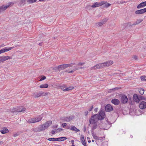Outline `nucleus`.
I'll return each mask as SVG.
<instances>
[{
	"mask_svg": "<svg viewBox=\"0 0 146 146\" xmlns=\"http://www.w3.org/2000/svg\"><path fill=\"white\" fill-rule=\"evenodd\" d=\"M134 101L136 102H139V101L142 100H144V98L141 96H138L136 94H135L133 97Z\"/></svg>",
	"mask_w": 146,
	"mask_h": 146,
	"instance_id": "nucleus-6",
	"label": "nucleus"
},
{
	"mask_svg": "<svg viewBox=\"0 0 146 146\" xmlns=\"http://www.w3.org/2000/svg\"><path fill=\"white\" fill-rule=\"evenodd\" d=\"M83 68L82 67H76L75 68V70H78V69H80Z\"/></svg>",
	"mask_w": 146,
	"mask_h": 146,
	"instance_id": "nucleus-44",
	"label": "nucleus"
},
{
	"mask_svg": "<svg viewBox=\"0 0 146 146\" xmlns=\"http://www.w3.org/2000/svg\"><path fill=\"white\" fill-rule=\"evenodd\" d=\"M133 58L135 60H137V57L136 56H134Z\"/></svg>",
	"mask_w": 146,
	"mask_h": 146,
	"instance_id": "nucleus-50",
	"label": "nucleus"
},
{
	"mask_svg": "<svg viewBox=\"0 0 146 146\" xmlns=\"http://www.w3.org/2000/svg\"><path fill=\"white\" fill-rule=\"evenodd\" d=\"M43 116L42 115L35 117L33 118L29 119L28 121L29 123H33L41 121Z\"/></svg>",
	"mask_w": 146,
	"mask_h": 146,
	"instance_id": "nucleus-1",
	"label": "nucleus"
},
{
	"mask_svg": "<svg viewBox=\"0 0 146 146\" xmlns=\"http://www.w3.org/2000/svg\"><path fill=\"white\" fill-rule=\"evenodd\" d=\"M72 119V118L70 117H66L65 118V121L66 122H69Z\"/></svg>",
	"mask_w": 146,
	"mask_h": 146,
	"instance_id": "nucleus-29",
	"label": "nucleus"
},
{
	"mask_svg": "<svg viewBox=\"0 0 146 146\" xmlns=\"http://www.w3.org/2000/svg\"><path fill=\"white\" fill-rule=\"evenodd\" d=\"M128 101V98L125 95H123L121 96V101L122 103L125 104L127 103Z\"/></svg>",
	"mask_w": 146,
	"mask_h": 146,
	"instance_id": "nucleus-9",
	"label": "nucleus"
},
{
	"mask_svg": "<svg viewBox=\"0 0 146 146\" xmlns=\"http://www.w3.org/2000/svg\"><path fill=\"white\" fill-rule=\"evenodd\" d=\"M127 26H133L131 24V22H128L127 23Z\"/></svg>",
	"mask_w": 146,
	"mask_h": 146,
	"instance_id": "nucleus-46",
	"label": "nucleus"
},
{
	"mask_svg": "<svg viewBox=\"0 0 146 146\" xmlns=\"http://www.w3.org/2000/svg\"><path fill=\"white\" fill-rule=\"evenodd\" d=\"M84 64V63H79L78 64L76 65V67H78L80 66H82V65H83Z\"/></svg>",
	"mask_w": 146,
	"mask_h": 146,
	"instance_id": "nucleus-41",
	"label": "nucleus"
},
{
	"mask_svg": "<svg viewBox=\"0 0 146 146\" xmlns=\"http://www.w3.org/2000/svg\"><path fill=\"white\" fill-rule=\"evenodd\" d=\"M105 109L106 111L109 112L113 110V108L111 105L108 104L106 106Z\"/></svg>",
	"mask_w": 146,
	"mask_h": 146,
	"instance_id": "nucleus-15",
	"label": "nucleus"
},
{
	"mask_svg": "<svg viewBox=\"0 0 146 146\" xmlns=\"http://www.w3.org/2000/svg\"><path fill=\"white\" fill-rule=\"evenodd\" d=\"M66 124H67L66 123H64L62 124V125L64 128H65V127L66 126Z\"/></svg>",
	"mask_w": 146,
	"mask_h": 146,
	"instance_id": "nucleus-45",
	"label": "nucleus"
},
{
	"mask_svg": "<svg viewBox=\"0 0 146 146\" xmlns=\"http://www.w3.org/2000/svg\"><path fill=\"white\" fill-rule=\"evenodd\" d=\"M25 110V108H23L22 110H17V109L15 108H13L11 109L10 110V111L11 113L14 112H23Z\"/></svg>",
	"mask_w": 146,
	"mask_h": 146,
	"instance_id": "nucleus-10",
	"label": "nucleus"
},
{
	"mask_svg": "<svg viewBox=\"0 0 146 146\" xmlns=\"http://www.w3.org/2000/svg\"><path fill=\"white\" fill-rule=\"evenodd\" d=\"M71 143H72V145H74V140H71Z\"/></svg>",
	"mask_w": 146,
	"mask_h": 146,
	"instance_id": "nucleus-54",
	"label": "nucleus"
},
{
	"mask_svg": "<svg viewBox=\"0 0 146 146\" xmlns=\"http://www.w3.org/2000/svg\"><path fill=\"white\" fill-rule=\"evenodd\" d=\"M143 21V20L142 19H139L137 20L136 22L138 24H139L141 22Z\"/></svg>",
	"mask_w": 146,
	"mask_h": 146,
	"instance_id": "nucleus-37",
	"label": "nucleus"
},
{
	"mask_svg": "<svg viewBox=\"0 0 146 146\" xmlns=\"http://www.w3.org/2000/svg\"><path fill=\"white\" fill-rule=\"evenodd\" d=\"M39 45H40V46H41V45H42V44H41V43H40V44H39Z\"/></svg>",
	"mask_w": 146,
	"mask_h": 146,
	"instance_id": "nucleus-60",
	"label": "nucleus"
},
{
	"mask_svg": "<svg viewBox=\"0 0 146 146\" xmlns=\"http://www.w3.org/2000/svg\"><path fill=\"white\" fill-rule=\"evenodd\" d=\"M17 135V134H14V135L13 136H14V137H15Z\"/></svg>",
	"mask_w": 146,
	"mask_h": 146,
	"instance_id": "nucleus-58",
	"label": "nucleus"
},
{
	"mask_svg": "<svg viewBox=\"0 0 146 146\" xmlns=\"http://www.w3.org/2000/svg\"><path fill=\"white\" fill-rule=\"evenodd\" d=\"M111 103L115 105H117L119 104V101L116 99H114L111 100Z\"/></svg>",
	"mask_w": 146,
	"mask_h": 146,
	"instance_id": "nucleus-18",
	"label": "nucleus"
},
{
	"mask_svg": "<svg viewBox=\"0 0 146 146\" xmlns=\"http://www.w3.org/2000/svg\"><path fill=\"white\" fill-rule=\"evenodd\" d=\"M63 129L62 128H58L56 130H53L51 131V133L52 135L55 134V133H57L58 132V131L59 132L61 131Z\"/></svg>",
	"mask_w": 146,
	"mask_h": 146,
	"instance_id": "nucleus-22",
	"label": "nucleus"
},
{
	"mask_svg": "<svg viewBox=\"0 0 146 146\" xmlns=\"http://www.w3.org/2000/svg\"><path fill=\"white\" fill-rule=\"evenodd\" d=\"M59 138H54V141H59Z\"/></svg>",
	"mask_w": 146,
	"mask_h": 146,
	"instance_id": "nucleus-53",
	"label": "nucleus"
},
{
	"mask_svg": "<svg viewBox=\"0 0 146 146\" xmlns=\"http://www.w3.org/2000/svg\"><path fill=\"white\" fill-rule=\"evenodd\" d=\"M47 129V128L46 127V126H45L44 124H43L40 125L38 128L37 131L38 132L41 131H44Z\"/></svg>",
	"mask_w": 146,
	"mask_h": 146,
	"instance_id": "nucleus-13",
	"label": "nucleus"
},
{
	"mask_svg": "<svg viewBox=\"0 0 146 146\" xmlns=\"http://www.w3.org/2000/svg\"><path fill=\"white\" fill-rule=\"evenodd\" d=\"M97 114H96L92 116L89 120L90 123L93 124L94 123H96L98 120H99Z\"/></svg>",
	"mask_w": 146,
	"mask_h": 146,
	"instance_id": "nucleus-3",
	"label": "nucleus"
},
{
	"mask_svg": "<svg viewBox=\"0 0 146 146\" xmlns=\"http://www.w3.org/2000/svg\"><path fill=\"white\" fill-rule=\"evenodd\" d=\"M48 140L50 141H54V138H49Z\"/></svg>",
	"mask_w": 146,
	"mask_h": 146,
	"instance_id": "nucleus-43",
	"label": "nucleus"
},
{
	"mask_svg": "<svg viewBox=\"0 0 146 146\" xmlns=\"http://www.w3.org/2000/svg\"><path fill=\"white\" fill-rule=\"evenodd\" d=\"M75 70V69H74V70H72L71 71H70L69 72H68V73H72L73 72H74V71L75 70Z\"/></svg>",
	"mask_w": 146,
	"mask_h": 146,
	"instance_id": "nucleus-47",
	"label": "nucleus"
},
{
	"mask_svg": "<svg viewBox=\"0 0 146 146\" xmlns=\"http://www.w3.org/2000/svg\"><path fill=\"white\" fill-rule=\"evenodd\" d=\"M23 108H23V107H22V108H21L20 109H17V110H22Z\"/></svg>",
	"mask_w": 146,
	"mask_h": 146,
	"instance_id": "nucleus-56",
	"label": "nucleus"
},
{
	"mask_svg": "<svg viewBox=\"0 0 146 146\" xmlns=\"http://www.w3.org/2000/svg\"><path fill=\"white\" fill-rule=\"evenodd\" d=\"M97 115H98V117L100 120H101L103 119L105 117L104 112L102 110H100L99 111V114Z\"/></svg>",
	"mask_w": 146,
	"mask_h": 146,
	"instance_id": "nucleus-7",
	"label": "nucleus"
},
{
	"mask_svg": "<svg viewBox=\"0 0 146 146\" xmlns=\"http://www.w3.org/2000/svg\"><path fill=\"white\" fill-rule=\"evenodd\" d=\"M146 12V8L136 11L135 13L136 14H141Z\"/></svg>",
	"mask_w": 146,
	"mask_h": 146,
	"instance_id": "nucleus-12",
	"label": "nucleus"
},
{
	"mask_svg": "<svg viewBox=\"0 0 146 146\" xmlns=\"http://www.w3.org/2000/svg\"><path fill=\"white\" fill-rule=\"evenodd\" d=\"M43 93L41 92H36L33 93V96L35 98H38L41 96Z\"/></svg>",
	"mask_w": 146,
	"mask_h": 146,
	"instance_id": "nucleus-17",
	"label": "nucleus"
},
{
	"mask_svg": "<svg viewBox=\"0 0 146 146\" xmlns=\"http://www.w3.org/2000/svg\"><path fill=\"white\" fill-rule=\"evenodd\" d=\"M97 24L99 26H102L104 24L102 21L98 22Z\"/></svg>",
	"mask_w": 146,
	"mask_h": 146,
	"instance_id": "nucleus-38",
	"label": "nucleus"
},
{
	"mask_svg": "<svg viewBox=\"0 0 146 146\" xmlns=\"http://www.w3.org/2000/svg\"><path fill=\"white\" fill-rule=\"evenodd\" d=\"M104 4L105 2L104 1H102L100 3L96 2L94 3L91 7L92 8L96 7L102 6Z\"/></svg>",
	"mask_w": 146,
	"mask_h": 146,
	"instance_id": "nucleus-8",
	"label": "nucleus"
},
{
	"mask_svg": "<svg viewBox=\"0 0 146 146\" xmlns=\"http://www.w3.org/2000/svg\"><path fill=\"white\" fill-rule=\"evenodd\" d=\"M139 107L141 109H145L146 108V102L144 101H142L140 103Z\"/></svg>",
	"mask_w": 146,
	"mask_h": 146,
	"instance_id": "nucleus-11",
	"label": "nucleus"
},
{
	"mask_svg": "<svg viewBox=\"0 0 146 146\" xmlns=\"http://www.w3.org/2000/svg\"><path fill=\"white\" fill-rule=\"evenodd\" d=\"M146 6V1H145L140 3L137 6V8L139 9L144 7Z\"/></svg>",
	"mask_w": 146,
	"mask_h": 146,
	"instance_id": "nucleus-16",
	"label": "nucleus"
},
{
	"mask_svg": "<svg viewBox=\"0 0 146 146\" xmlns=\"http://www.w3.org/2000/svg\"><path fill=\"white\" fill-rule=\"evenodd\" d=\"M113 61L111 60H108L102 63L103 68L109 67L113 64Z\"/></svg>",
	"mask_w": 146,
	"mask_h": 146,
	"instance_id": "nucleus-4",
	"label": "nucleus"
},
{
	"mask_svg": "<svg viewBox=\"0 0 146 146\" xmlns=\"http://www.w3.org/2000/svg\"><path fill=\"white\" fill-rule=\"evenodd\" d=\"M70 130L72 131L78 132L79 131V130L76 127L74 126H71Z\"/></svg>",
	"mask_w": 146,
	"mask_h": 146,
	"instance_id": "nucleus-23",
	"label": "nucleus"
},
{
	"mask_svg": "<svg viewBox=\"0 0 146 146\" xmlns=\"http://www.w3.org/2000/svg\"><path fill=\"white\" fill-rule=\"evenodd\" d=\"M26 2V0H21L19 3V4L20 5L22 6L24 5L25 4Z\"/></svg>",
	"mask_w": 146,
	"mask_h": 146,
	"instance_id": "nucleus-27",
	"label": "nucleus"
},
{
	"mask_svg": "<svg viewBox=\"0 0 146 146\" xmlns=\"http://www.w3.org/2000/svg\"><path fill=\"white\" fill-rule=\"evenodd\" d=\"M88 113V112L87 111H86L84 112V114L85 115H87Z\"/></svg>",
	"mask_w": 146,
	"mask_h": 146,
	"instance_id": "nucleus-49",
	"label": "nucleus"
},
{
	"mask_svg": "<svg viewBox=\"0 0 146 146\" xmlns=\"http://www.w3.org/2000/svg\"><path fill=\"white\" fill-rule=\"evenodd\" d=\"M52 124V121H49L46 122L44 124L45 126H46L47 128Z\"/></svg>",
	"mask_w": 146,
	"mask_h": 146,
	"instance_id": "nucleus-25",
	"label": "nucleus"
},
{
	"mask_svg": "<svg viewBox=\"0 0 146 146\" xmlns=\"http://www.w3.org/2000/svg\"><path fill=\"white\" fill-rule=\"evenodd\" d=\"M94 125L92 127V129L94 130L96 129L97 127V125L96 123H94Z\"/></svg>",
	"mask_w": 146,
	"mask_h": 146,
	"instance_id": "nucleus-35",
	"label": "nucleus"
},
{
	"mask_svg": "<svg viewBox=\"0 0 146 146\" xmlns=\"http://www.w3.org/2000/svg\"><path fill=\"white\" fill-rule=\"evenodd\" d=\"M14 3L13 2H10L6 4V5H3L0 7V13L3 12L8 7L11 6L13 5Z\"/></svg>",
	"mask_w": 146,
	"mask_h": 146,
	"instance_id": "nucleus-2",
	"label": "nucleus"
},
{
	"mask_svg": "<svg viewBox=\"0 0 146 146\" xmlns=\"http://www.w3.org/2000/svg\"><path fill=\"white\" fill-rule=\"evenodd\" d=\"M48 85L47 84H46L40 85V88H46L48 87Z\"/></svg>",
	"mask_w": 146,
	"mask_h": 146,
	"instance_id": "nucleus-26",
	"label": "nucleus"
},
{
	"mask_svg": "<svg viewBox=\"0 0 146 146\" xmlns=\"http://www.w3.org/2000/svg\"><path fill=\"white\" fill-rule=\"evenodd\" d=\"M92 135L93 137H94V138L95 139H98V137L96 135V134H94V133H92Z\"/></svg>",
	"mask_w": 146,
	"mask_h": 146,
	"instance_id": "nucleus-40",
	"label": "nucleus"
},
{
	"mask_svg": "<svg viewBox=\"0 0 146 146\" xmlns=\"http://www.w3.org/2000/svg\"><path fill=\"white\" fill-rule=\"evenodd\" d=\"M98 108H96L95 109H94V111H95L96 112L97 111H98Z\"/></svg>",
	"mask_w": 146,
	"mask_h": 146,
	"instance_id": "nucleus-55",
	"label": "nucleus"
},
{
	"mask_svg": "<svg viewBox=\"0 0 146 146\" xmlns=\"http://www.w3.org/2000/svg\"><path fill=\"white\" fill-rule=\"evenodd\" d=\"M140 94L142 95H143L144 92V90L143 89H140L139 90Z\"/></svg>",
	"mask_w": 146,
	"mask_h": 146,
	"instance_id": "nucleus-30",
	"label": "nucleus"
},
{
	"mask_svg": "<svg viewBox=\"0 0 146 146\" xmlns=\"http://www.w3.org/2000/svg\"><path fill=\"white\" fill-rule=\"evenodd\" d=\"M45 79H46L45 76H42V77L40 79V80H39L40 81H42V80H45Z\"/></svg>",
	"mask_w": 146,
	"mask_h": 146,
	"instance_id": "nucleus-42",
	"label": "nucleus"
},
{
	"mask_svg": "<svg viewBox=\"0 0 146 146\" xmlns=\"http://www.w3.org/2000/svg\"><path fill=\"white\" fill-rule=\"evenodd\" d=\"M65 88L63 87H61V89H62L63 90V89H64Z\"/></svg>",
	"mask_w": 146,
	"mask_h": 146,
	"instance_id": "nucleus-57",
	"label": "nucleus"
},
{
	"mask_svg": "<svg viewBox=\"0 0 146 146\" xmlns=\"http://www.w3.org/2000/svg\"><path fill=\"white\" fill-rule=\"evenodd\" d=\"M92 141L93 142H94V141L93 140H92Z\"/></svg>",
	"mask_w": 146,
	"mask_h": 146,
	"instance_id": "nucleus-62",
	"label": "nucleus"
},
{
	"mask_svg": "<svg viewBox=\"0 0 146 146\" xmlns=\"http://www.w3.org/2000/svg\"><path fill=\"white\" fill-rule=\"evenodd\" d=\"M67 138L65 137H62L59 138V141H61L66 140Z\"/></svg>",
	"mask_w": 146,
	"mask_h": 146,
	"instance_id": "nucleus-31",
	"label": "nucleus"
},
{
	"mask_svg": "<svg viewBox=\"0 0 146 146\" xmlns=\"http://www.w3.org/2000/svg\"><path fill=\"white\" fill-rule=\"evenodd\" d=\"M108 19L107 18H105L102 20V22L104 23V24L108 21Z\"/></svg>",
	"mask_w": 146,
	"mask_h": 146,
	"instance_id": "nucleus-39",
	"label": "nucleus"
},
{
	"mask_svg": "<svg viewBox=\"0 0 146 146\" xmlns=\"http://www.w3.org/2000/svg\"><path fill=\"white\" fill-rule=\"evenodd\" d=\"M12 48L11 47H10L8 49H7L6 48L2 49L0 50V54L3 52H6L9 51L11 50Z\"/></svg>",
	"mask_w": 146,
	"mask_h": 146,
	"instance_id": "nucleus-19",
	"label": "nucleus"
},
{
	"mask_svg": "<svg viewBox=\"0 0 146 146\" xmlns=\"http://www.w3.org/2000/svg\"><path fill=\"white\" fill-rule=\"evenodd\" d=\"M80 140L81 141L82 144L84 146H86V145L84 139V136L82 135L80 138Z\"/></svg>",
	"mask_w": 146,
	"mask_h": 146,
	"instance_id": "nucleus-20",
	"label": "nucleus"
},
{
	"mask_svg": "<svg viewBox=\"0 0 146 146\" xmlns=\"http://www.w3.org/2000/svg\"><path fill=\"white\" fill-rule=\"evenodd\" d=\"M93 106H91L90 108L89 109V111H91V110H92L93 108Z\"/></svg>",
	"mask_w": 146,
	"mask_h": 146,
	"instance_id": "nucleus-48",
	"label": "nucleus"
},
{
	"mask_svg": "<svg viewBox=\"0 0 146 146\" xmlns=\"http://www.w3.org/2000/svg\"><path fill=\"white\" fill-rule=\"evenodd\" d=\"M69 128H69V126L68 127H66V128L68 129H69Z\"/></svg>",
	"mask_w": 146,
	"mask_h": 146,
	"instance_id": "nucleus-59",
	"label": "nucleus"
},
{
	"mask_svg": "<svg viewBox=\"0 0 146 146\" xmlns=\"http://www.w3.org/2000/svg\"><path fill=\"white\" fill-rule=\"evenodd\" d=\"M57 126H58V125H56V126H55V127L57 128Z\"/></svg>",
	"mask_w": 146,
	"mask_h": 146,
	"instance_id": "nucleus-61",
	"label": "nucleus"
},
{
	"mask_svg": "<svg viewBox=\"0 0 146 146\" xmlns=\"http://www.w3.org/2000/svg\"><path fill=\"white\" fill-rule=\"evenodd\" d=\"M141 78L142 81H146V76H143L141 77Z\"/></svg>",
	"mask_w": 146,
	"mask_h": 146,
	"instance_id": "nucleus-36",
	"label": "nucleus"
},
{
	"mask_svg": "<svg viewBox=\"0 0 146 146\" xmlns=\"http://www.w3.org/2000/svg\"><path fill=\"white\" fill-rule=\"evenodd\" d=\"M117 89H118V88H115L112 89L111 90H117Z\"/></svg>",
	"mask_w": 146,
	"mask_h": 146,
	"instance_id": "nucleus-51",
	"label": "nucleus"
},
{
	"mask_svg": "<svg viewBox=\"0 0 146 146\" xmlns=\"http://www.w3.org/2000/svg\"><path fill=\"white\" fill-rule=\"evenodd\" d=\"M104 5V7L106 8H107L111 5V4L106 3H105V4Z\"/></svg>",
	"mask_w": 146,
	"mask_h": 146,
	"instance_id": "nucleus-32",
	"label": "nucleus"
},
{
	"mask_svg": "<svg viewBox=\"0 0 146 146\" xmlns=\"http://www.w3.org/2000/svg\"><path fill=\"white\" fill-rule=\"evenodd\" d=\"M103 68L102 63H99L96 65H94V66L91 67V70H94L97 69H102Z\"/></svg>",
	"mask_w": 146,
	"mask_h": 146,
	"instance_id": "nucleus-5",
	"label": "nucleus"
},
{
	"mask_svg": "<svg viewBox=\"0 0 146 146\" xmlns=\"http://www.w3.org/2000/svg\"><path fill=\"white\" fill-rule=\"evenodd\" d=\"M11 59V57L9 56H4L0 57V63L3 62L8 59Z\"/></svg>",
	"mask_w": 146,
	"mask_h": 146,
	"instance_id": "nucleus-14",
	"label": "nucleus"
},
{
	"mask_svg": "<svg viewBox=\"0 0 146 146\" xmlns=\"http://www.w3.org/2000/svg\"><path fill=\"white\" fill-rule=\"evenodd\" d=\"M37 0H27V2L29 3H32L35 2Z\"/></svg>",
	"mask_w": 146,
	"mask_h": 146,
	"instance_id": "nucleus-34",
	"label": "nucleus"
},
{
	"mask_svg": "<svg viewBox=\"0 0 146 146\" xmlns=\"http://www.w3.org/2000/svg\"><path fill=\"white\" fill-rule=\"evenodd\" d=\"M137 24H138L136 22H135L133 24H132V25L133 26V25H137Z\"/></svg>",
	"mask_w": 146,
	"mask_h": 146,
	"instance_id": "nucleus-52",
	"label": "nucleus"
},
{
	"mask_svg": "<svg viewBox=\"0 0 146 146\" xmlns=\"http://www.w3.org/2000/svg\"><path fill=\"white\" fill-rule=\"evenodd\" d=\"M63 64L58 66V69L59 70L64 69L63 68Z\"/></svg>",
	"mask_w": 146,
	"mask_h": 146,
	"instance_id": "nucleus-33",
	"label": "nucleus"
},
{
	"mask_svg": "<svg viewBox=\"0 0 146 146\" xmlns=\"http://www.w3.org/2000/svg\"><path fill=\"white\" fill-rule=\"evenodd\" d=\"M75 64L74 63H71L68 64H63V68L65 69L68 67L72 66L73 65Z\"/></svg>",
	"mask_w": 146,
	"mask_h": 146,
	"instance_id": "nucleus-24",
	"label": "nucleus"
},
{
	"mask_svg": "<svg viewBox=\"0 0 146 146\" xmlns=\"http://www.w3.org/2000/svg\"><path fill=\"white\" fill-rule=\"evenodd\" d=\"M0 132L2 134L7 133L9 132L8 130L6 127H4L0 131Z\"/></svg>",
	"mask_w": 146,
	"mask_h": 146,
	"instance_id": "nucleus-21",
	"label": "nucleus"
},
{
	"mask_svg": "<svg viewBox=\"0 0 146 146\" xmlns=\"http://www.w3.org/2000/svg\"><path fill=\"white\" fill-rule=\"evenodd\" d=\"M73 89V87H70L66 88H65L63 90L64 91H68L70 90H72Z\"/></svg>",
	"mask_w": 146,
	"mask_h": 146,
	"instance_id": "nucleus-28",
	"label": "nucleus"
}]
</instances>
